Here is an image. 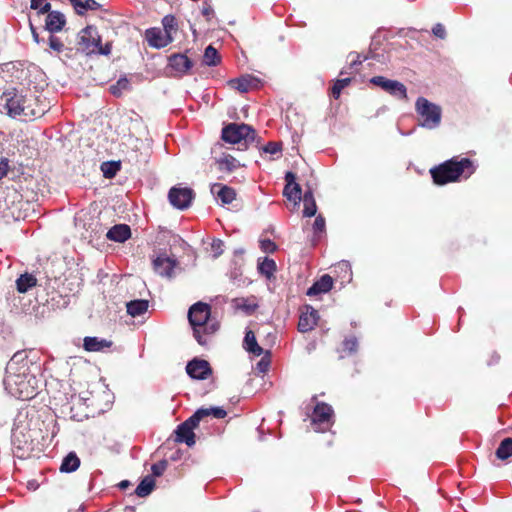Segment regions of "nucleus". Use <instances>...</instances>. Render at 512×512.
I'll return each mask as SVG.
<instances>
[{"label":"nucleus","instance_id":"nucleus-1","mask_svg":"<svg viewBox=\"0 0 512 512\" xmlns=\"http://www.w3.org/2000/svg\"><path fill=\"white\" fill-rule=\"evenodd\" d=\"M3 383L10 395L21 400L34 398L39 388V380L30 372V363L21 353L7 363Z\"/></svg>","mask_w":512,"mask_h":512},{"label":"nucleus","instance_id":"nucleus-2","mask_svg":"<svg viewBox=\"0 0 512 512\" xmlns=\"http://www.w3.org/2000/svg\"><path fill=\"white\" fill-rule=\"evenodd\" d=\"M211 307L204 302L193 304L188 311V320L192 326L194 337L200 345L207 343V336L218 329V323L210 319Z\"/></svg>","mask_w":512,"mask_h":512},{"label":"nucleus","instance_id":"nucleus-3","mask_svg":"<svg viewBox=\"0 0 512 512\" xmlns=\"http://www.w3.org/2000/svg\"><path fill=\"white\" fill-rule=\"evenodd\" d=\"M475 171V166L468 158H452L438 167L430 170L434 182L438 185H444L449 182L460 180L461 177L467 179Z\"/></svg>","mask_w":512,"mask_h":512},{"label":"nucleus","instance_id":"nucleus-4","mask_svg":"<svg viewBox=\"0 0 512 512\" xmlns=\"http://www.w3.org/2000/svg\"><path fill=\"white\" fill-rule=\"evenodd\" d=\"M2 101L7 113L12 117L21 116L31 119L43 113L42 109L36 108L35 99L32 96L28 98L15 89L5 91Z\"/></svg>","mask_w":512,"mask_h":512},{"label":"nucleus","instance_id":"nucleus-5","mask_svg":"<svg viewBox=\"0 0 512 512\" xmlns=\"http://www.w3.org/2000/svg\"><path fill=\"white\" fill-rule=\"evenodd\" d=\"M415 110L419 116V125L426 129H435L441 123L442 109L439 105L419 97L415 103Z\"/></svg>","mask_w":512,"mask_h":512},{"label":"nucleus","instance_id":"nucleus-6","mask_svg":"<svg viewBox=\"0 0 512 512\" xmlns=\"http://www.w3.org/2000/svg\"><path fill=\"white\" fill-rule=\"evenodd\" d=\"M79 44L88 54L98 53L108 55L111 51V45L109 43L104 47L101 46V37L97 29L93 26H87L80 31Z\"/></svg>","mask_w":512,"mask_h":512},{"label":"nucleus","instance_id":"nucleus-7","mask_svg":"<svg viewBox=\"0 0 512 512\" xmlns=\"http://www.w3.org/2000/svg\"><path fill=\"white\" fill-rule=\"evenodd\" d=\"M222 139L231 144H247L255 139V131L248 124L230 123L222 129Z\"/></svg>","mask_w":512,"mask_h":512},{"label":"nucleus","instance_id":"nucleus-8","mask_svg":"<svg viewBox=\"0 0 512 512\" xmlns=\"http://www.w3.org/2000/svg\"><path fill=\"white\" fill-rule=\"evenodd\" d=\"M207 411L208 410H197L193 416L180 424L175 432L176 441L181 443L184 442L188 446H193L195 444V434L193 429L198 425L199 421Z\"/></svg>","mask_w":512,"mask_h":512},{"label":"nucleus","instance_id":"nucleus-9","mask_svg":"<svg viewBox=\"0 0 512 512\" xmlns=\"http://www.w3.org/2000/svg\"><path fill=\"white\" fill-rule=\"evenodd\" d=\"M370 83L380 87L395 98L402 100L407 99V89L405 85L397 80L387 79L383 76H375L370 79Z\"/></svg>","mask_w":512,"mask_h":512},{"label":"nucleus","instance_id":"nucleus-10","mask_svg":"<svg viewBox=\"0 0 512 512\" xmlns=\"http://www.w3.org/2000/svg\"><path fill=\"white\" fill-rule=\"evenodd\" d=\"M193 197V190L186 187H173L168 194L171 205L180 210L188 208L192 203Z\"/></svg>","mask_w":512,"mask_h":512},{"label":"nucleus","instance_id":"nucleus-11","mask_svg":"<svg viewBox=\"0 0 512 512\" xmlns=\"http://www.w3.org/2000/svg\"><path fill=\"white\" fill-rule=\"evenodd\" d=\"M332 407L326 403H318L314 408L312 416V424L315 425V430L320 431L326 429L331 422Z\"/></svg>","mask_w":512,"mask_h":512},{"label":"nucleus","instance_id":"nucleus-12","mask_svg":"<svg viewBox=\"0 0 512 512\" xmlns=\"http://www.w3.org/2000/svg\"><path fill=\"white\" fill-rule=\"evenodd\" d=\"M319 320L318 311L315 310L312 306L306 305L301 310L299 322H298V330L302 333L309 332L314 329Z\"/></svg>","mask_w":512,"mask_h":512},{"label":"nucleus","instance_id":"nucleus-13","mask_svg":"<svg viewBox=\"0 0 512 512\" xmlns=\"http://www.w3.org/2000/svg\"><path fill=\"white\" fill-rule=\"evenodd\" d=\"M186 371L191 378L198 380L207 379L212 373L209 363L201 359L190 361L186 366Z\"/></svg>","mask_w":512,"mask_h":512},{"label":"nucleus","instance_id":"nucleus-14","mask_svg":"<svg viewBox=\"0 0 512 512\" xmlns=\"http://www.w3.org/2000/svg\"><path fill=\"white\" fill-rule=\"evenodd\" d=\"M146 40L151 47L163 48L172 42V36L160 28H150L146 30Z\"/></svg>","mask_w":512,"mask_h":512},{"label":"nucleus","instance_id":"nucleus-15","mask_svg":"<svg viewBox=\"0 0 512 512\" xmlns=\"http://www.w3.org/2000/svg\"><path fill=\"white\" fill-rule=\"evenodd\" d=\"M177 262L175 259L166 255H160L153 260V267L156 273L160 276L171 278L173 276V269Z\"/></svg>","mask_w":512,"mask_h":512},{"label":"nucleus","instance_id":"nucleus-16","mask_svg":"<svg viewBox=\"0 0 512 512\" xmlns=\"http://www.w3.org/2000/svg\"><path fill=\"white\" fill-rule=\"evenodd\" d=\"M170 67L178 74H184L192 67L191 60L183 54H174L169 57Z\"/></svg>","mask_w":512,"mask_h":512},{"label":"nucleus","instance_id":"nucleus-17","mask_svg":"<svg viewBox=\"0 0 512 512\" xmlns=\"http://www.w3.org/2000/svg\"><path fill=\"white\" fill-rule=\"evenodd\" d=\"M65 22V17L62 13L52 11L47 15L45 27L49 32L55 33L62 30Z\"/></svg>","mask_w":512,"mask_h":512},{"label":"nucleus","instance_id":"nucleus-18","mask_svg":"<svg viewBox=\"0 0 512 512\" xmlns=\"http://www.w3.org/2000/svg\"><path fill=\"white\" fill-rule=\"evenodd\" d=\"M112 342L107 339H101L98 337H85L83 340V347L89 352H98L106 348H110Z\"/></svg>","mask_w":512,"mask_h":512},{"label":"nucleus","instance_id":"nucleus-19","mask_svg":"<svg viewBox=\"0 0 512 512\" xmlns=\"http://www.w3.org/2000/svg\"><path fill=\"white\" fill-rule=\"evenodd\" d=\"M130 236V227L125 224L115 225L107 232V238L115 242H124L129 239Z\"/></svg>","mask_w":512,"mask_h":512},{"label":"nucleus","instance_id":"nucleus-20","mask_svg":"<svg viewBox=\"0 0 512 512\" xmlns=\"http://www.w3.org/2000/svg\"><path fill=\"white\" fill-rule=\"evenodd\" d=\"M333 286V280L329 275H323L318 281H316L307 291V295L313 296L320 293H326L331 290Z\"/></svg>","mask_w":512,"mask_h":512},{"label":"nucleus","instance_id":"nucleus-21","mask_svg":"<svg viewBox=\"0 0 512 512\" xmlns=\"http://www.w3.org/2000/svg\"><path fill=\"white\" fill-rule=\"evenodd\" d=\"M37 285V279L33 274H21L16 280V288L19 293H26Z\"/></svg>","mask_w":512,"mask_h":512},{"label":"nucleus","instance_id":"nucleus-22","mask_svg":"<svg viewBox=\"0 0 512 512\" xmlns=\"http://www.w3.org/2000/svg\"><path fill=\"white\" fill-rule=\"evenodd\" d=\"M213 193H216L218 198L222 201L223 204H230L235 199V191L227 186H222L221 184H214L211 188Z\"/></svg>","mask_w":512,"mask_h":512},{"label":"nucleus","instance_id":"nucleus-23","mask_svg":"<svg viewBox=\"0 0 512 512\" xmlns=\"http://www.w3.org/2000/svg\"><path fill=\"white\" fill-rule=\"evenodd\" d=\"M233 306L237 310H241L245 312L246 314L250 315L252 314L258 307L257 302L255 301V298H235L232 301Z\"/></svg>","mask_w":512,"mask_h":512},{"label":"nucleus","instance_id":"nucleus-24","mask_svg":"<svg viewBox=\"0 0 512 512\" xmlns=\"http://www.w3.org/2000/svg\"><path fill=\"white\" fill-rule=\"evenodd\" d=\"M70 4L79 15L84 14L88 10H97L100 4L95 0H69Z\"/></svg>","mask_w":512,"mask_h":512},{"label":"nucleus","instance_id":"nucleus-25","mask_svg":"<svg viewBox=\"0 0 512 512\" xmlns=\"http://www.w3.org/2000/svg\"><path fill=\"white\" fill-rule=\"evenodd\" d=\"M254 83L255 79L250 75L242 76L240 78L232 79L229 81V84L240 92L249 91L254 86Z\"/></svg>","mask_w":512,"mask_h":512},{"label":"nucleus","instance_id":"nucleus-26","mask_svg":"<svg viewBox=\"0 0 512 512\" xmlns=\"http://www.w3.org/2000/svg\"><path fill=\"white\" fill-rule=\"evenodd\" d=\"M148 306L147 300H133L127 303V312L132 317H138L148 310Z\"/></svg>","mask_w":512,"mask_h":512},{"label":"nucleus","instance_id":"nucleus-27","mask_svg":"<svg viewBox=\"0 0 512 512\" xmlns=\"http://www.w3.org/2000/svg\"><path fill=\"white\" fill-rule=\"evenodd\" d=\"M303 204H304L303 215L305 217L315 216V214L317 212V205H316V202L314 199L313 192L311 190H308L305 192V194L303 196Z\"/></svg>","mask_w":512,"mask_h":512},{"label":"nucleus","instance_id":"nucleus-28","mask_svg":"<svg viewBox=\"0 0 512 512\" xmlns=\"http://www.w3.org/2000/svg\"><path fill=\"white\" fill-rule=\"evenodd\" d=\"M80 459L74 452H70L62 461L61 472L71 473L79 468Z\"/></svg>","mask_w":512,"mask_h":512},{"label":"nucleus","instance_id":"nucleus-29","mask_svg":"<svg viewBox=\"0 0 512 512\" xmlns=\"http://www.w3.org/2000/svg\"><path fill=\"white\" fill-rule=\"evenodd\" d=\"M244 347L248 352L256 356H260L263 353V349L258 345L256 337L251 330L247 331L245 334Z\"/></svg>","mask_w":512,"mask_h":512},{"label":"nucleus","instance_id":"nucleus-30","mask_svg":"<svg viewBox=\"0 0 512 512\" xmlns=\"http://www.w3.org/2000/svg\"><path fill=\"white\" fill-rule=\"evenodd\" d=\"M155 487V481L153 477L146 476L137 486L135 493L139 497H146L148 496Z\"/></svg>","mask_w":512,"mask_h":512},{"label":"nucleus","instance_id":"nucleus-31","mask_svg":"<svg viewBox=\"0 0 512 512\" xmlns=\"http://www.w3.org/2000/svg\"><path fill=\"white\" fill-rule=\"evenodd\" d=\"M283 194L289 201H293L295 205H298L301 201L302 190L299 184L289 185L284 187Z\"/></svg>","mask_w":512,"mask_h":512},{"label":"nucleus","instance_id":"nucleus-32","mask_svg":"<svg viewBox=\"0 0 512 512\" xmlns=\"http://www.w3.org/2000/svg\"><path fill=\"white\" fill-rule=\"evenodd\" d=\"M496 456L500 460H507L512 456V438H505L501 441L496 450Z\"/></svg>","mask_w":512,"mask_h":512},{"label":"nucleus","instance_id":"nucleus-33","mask_svg":"<svg viewBox=\"0 0 512 512\" xmlns=\"http://www.w3.org/2000/svg\"><path fill=\"white\" fill-rule=\"evenodd\" d=\"M258 270L267 278H271L276 270V263L273 259L266 257L258 263Z\"/></svg>","mask_w":512,"mask_h":512},{"label":"nucleus","instance_id":"nucleus-34","mask_svg":"<svg viewBox=\"0 0 512 512\" xmlns=\"http://www.w3.org/2000/svg\"><path fill=\"white\" fill-rule=\"evenodd\" d=\"M203 61L208 66H215L220 62L217 50L209 45L204 52Z\"/></svg>","mask_w":512,"mask_h":512},{"label":"nucleus","instance_id":"nucleus-35","mask_svg":"<svg viewBox=\"0 0 512 512\" xmlns=\"http://www.w3.org/2000/svg\"><path fill=\"white\" fill-rule=\"evenodd\" d=\"M217 163L221 170L232 171L237 167V160L230 155L218 159Z\"/></svg>","mask_w":512,"mask_h":512},{"label":"nucleus","instance_id":"nucleus-36","mask_svg":"<svg viewBox=\"0 0 512 512\" xmlns=\"http://www.w3.org/2000/svg\"><path fill=\"white\" fill-rule=\"evenodd\" d=\"M351 82L350 78H342L335 81L331 94L335 99H338L340 97V94L342 90L347 87Z\"/></svg>","mask_w":512,"mask_h":512},{"label":"nucleus","instance_id":"nucleus-37","mask_svg":"<svg viewBox=\"0 0 512 512\" xmlns=\"http://www.w3.org/2000/svg\"><path fill=\"white\" fill-rule=\"evenodd\" d=\"M129 89V81L127 78H120L116 84L111 85L110 91L115 96H120L123 91Z\"/></svg>","mask_w":512,"mask_h":512},{"label":"nucleus","instance_id":"nucleus-38","mask_svg":"<svg viewBox=\"0 0 512 512\" xmlns=\"http://www.w3.org/2000/svg\"><path fill=\"white\" fill-rule=\"evenodd\" d=\"M119 166L115 163H103L101 170L106 178H112L118 171Z\"/></svg>","mask_w":512,"mask_h":512},{"label":"nucleus","instance_id":"nucleus-39","mask_svg":"<svg viewBox=\"0 0 512 512\" xmlns=\"http://www.w3.org/2000/svg\"><path fill=\"white\" fill-rule=\"evenodd\" d=\"M224 243L220 239H215L211 243V252L214 259L218 258L224 251Z\"/></svg>","mask_w":512,"mask_h":512},{"label":"nucleus","instance_id":"nucleus-40","mask_svg":"<svg viewBox=\"0 0 512 512\" xmlns=\"http://www.w3.org/2000/svg\"><path fill=\"white\" fill-rule=\"evenodd\" d=\"M46 0H31V8L39 10L40 13H46L50 9V4Z\"/></svg>","mask_w":512,"mask_h":512},{"label":"nucleus","instance_id":"nucleus-41","mask_svg":"<svg viewBox=\"0 0 512 512\" xmlns=\"http://www.w3.org/2000/svg\"><path fill=\"white\" fill-rule=\"evenodd\" d=\"M162 24H163V27H164V32H168L169 34H171V31L173 29H175L176 27V21H175V18L171 15H167L163 18L162 20Z\"/></svg>","mask_w":512,"mask_h":512},{"label":"nucleus","instance_id":"nucleus-42","mask_svg":"<svg viewBox=\"0 0 512 512\" xmlns=\"http://www.w3.org/2000/svg\"><path fill=\"white\" fill-rule=\"evenodd\" d=\"M260 248L265 253H273L276 250L277 246L270 239H262L260 240Z\"/></svg>","mask_w":512,"mask_h":512},{"label":"nucleus","instance_id":"nucleus-43","mask_svg":"<svg viewBox=\"0 0 512 512\" xmlns=\"http://www.w3.org/2000/svg\"><path fill=\"white\" fill-rule=\"evenodd\" d=\"M167 468V461L162 460L152 465L151 471L154 476H161Z\"/></svg>","mask_w":512,"mask_h":512},{"label":"nucleus","instance_id":"nucleus-44","mask_svg":"<svg viewBox=\"0 0 512 512\" xmlns=\"http://www.w3.org/2000/svg\"><path fill=\"white\" fill-rule=\"evenodd\" d=\"M343 345L345 350L349 353H353L357 350L358 341L355 337L347 338L344 340Z\"/></svg>","mask_w":512,"mask_h":512},{"label":"nucleus","instance_id":"nucleus-45","mask_svg":"<svg viewBox=\"0 0 512 512\" xmlns=\"http://www.w3.org/2000/svg\"><path fill=\"white\" fill-rule=\"evenodd\" d=\"M313 230H314L315 234L324 232V230H325V219L321 215H318L315 218V221H314V224H313Z\"/></svg>","mask_w":512,"mask_h":512},{"label":"nucleus","instance_id":"nucleus-46","mask_svg":"<svg viewBox=\"0 0 512 512\" xmlns=\"http://www.w3.org/2000/svg\"><path fill=\"white\" fill-rule=\"evenodd\" d=\"M49 46L52 50L56 51V52H61L63 50V43L62 41L55 37V36H50L49 38Z\"/></svg>","mask_w":512,"mask_h":512},{"label":"nucleus","instance_id":"nucleus-47","mask_svg":"<svg viewBox=\"0 0 512 512\" xmlns=\"http://www.w3.org/2000/svg\"><path fill=\"white\" fill-rule=\"evenodd\" d=\"M207 413H205L203 415L204 416H208V415H213L215 418H218V419H221V418H224L226 416V411L220 407H214V408H210V409H207Z\"/></svg>","mask_w":512,"mask_h":512},{"label":"nucleus","instance_id":"nucleus-48","mask_svg":"<svg viewBox=\"0 0 512 512\" xmlns=\"http://www.w3.org/2000/svg\"><path fill=\"white\" fill-rule=\"evenodd\" d=\"M9 171V161L6 158H0V180L3 179Z\"/></svg>","mask_w":512,"mask_h":512},{"label":"nucleus","instance_id":"nucleus-49","mask_svg":"<svg viewBox=\"0 0 512 512\" xmlns=\"http://www.w3.org/2000/svg\"><path fill=\"white\" fill-rule=\"evenodd\" d=\"M280 150H281L280 145L275 142L268 143L264 148V151L269 154H277L280 152Z\"/></svg>","mask_w":512,"mask_h":512},{"label":"nucleus","instance_id":"nucleus-50","mask_svg":"<svg viewBox=\"0 0 512 512\" xmlns=\"http://www.w3.org/2000/svg\"><path fill=\"white\" fill-rule=\"evenodd\" d=\"M433 34L441 39H444L446 36L445 28L442 24L438 23L436 24L432 29Z\"/></svg>","mask_w":512,"mask_h":512},{"label":"nucleus","instance_id":"nucleus-51","mask_svg":"<svg viewBox=\"0 0 512 512\" xmlns=\"http://www.w3.org/2000/svg\"><path fill=\"white\" fill-rule=\"evenodd\" d=\"M285 181H286V185L285 186H289V185H293L294 186L295 184H297L296 183V176H295V174L293 172H290V171L285 174Z\"/></svg>","mask_w":512,"mask_h":512},{"label":"nucleus","instance_id":"nucleus-52","mask_svg":"<svg viewBox=\"0 0 512 512\" xmlns=\"http://www.w3.org/2000/svg\"><path fill=\"white\" fill-rule=\"evenodd\" d=\"M30 28H31V32H32V36H33L34 41L36 43H39L40 42L39 35L36 32V29L34 28L33 24H30Z\"/></svg>","mask_w":512,"mask_h":512},{"label":"nucleus","instance_id":"nucleus-53","mask_svg":"<svg viewBox=\"0 0 512 512\" xmlns=\"http://www.w3.org/2000/svg\"><path fill=\"white\" fill-rule=\"evenodd\" d=\"M212 12H213V10H212V8L209 5L204 6L203 9H202V13L206 17H209Z\"/></svg>","mask_w":512,"mask_h":512},{"label":"nucleus","instance_id":"nucleus-54","mask_svg":"<svg viewBox=\"0 0 512 512\" xmlns=\"http://www.w3.org/2000/svg\"><path fill=\"white\" fill-rule=\"evenodd\" d=\"M120 486H121L122 488L127 487V486H128V481H122V482L120 483Z\"/></svg>","mask_w":512,"mask_h":512},{"label":"nucleus","instance_id":"nucleus-55","mask_svg":"<svg viewBox=\"0 0 512 512\" xmlns=\"http://www.w3.org/2000/svg\"><path fill=\"white\" fill-rule=\"evenodd\" d=\"M340 267H341V268H345V269H347V270L349 269V265H348L347 263H342V264H340Z\"/></svg>","mask_w":512,"mask_h":512},{"label":"nucleus","instance_id":"nucleus-56","mask_svg":"<svg viewBox=\"0 0 512 512\" xmlns=\"http://www.w3.org/2000/svg\"><path fill=\"white\" fill-rule=\"evenodd\" d=\"M357 63H361V61H358V60H352V63H351V64H352V65H355V64H357Z\"/></svg>","mask_w":512,"mask_h":512},{"label":"nucleus","instance_id":"nucleus-57","mask_svg":"<svg viewBox=\"0 0 512 512\" xmlns=\"http://www.w3.org/2000/svg\"><path fill=\"white\" fill-rule=\"evenodd\" d=\"M259 366L264 367L263 361L259 362ZM261 370H263V368H261Z\"/></svg>","mask_w":512,"mask_h":512},{"label":"nucleus","instance_id":"nucleus-58","mask_svg":"<svg viewBox=\"0 0 512 512\" xmlns=\"http://www.w3.org/2000/svg\"><path fill=\"white\" fill-rule=\"evenodd\" d=\"M259 366L264 367L263 361L259 362ZM261 370H263V368H261Z\"/></svg>","mask_w":512,"mask_h":512}]
</instances>
